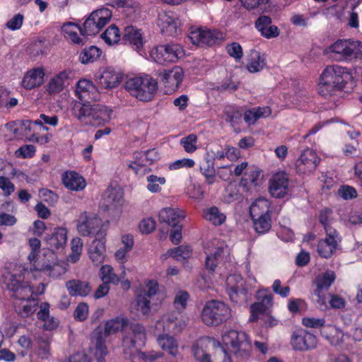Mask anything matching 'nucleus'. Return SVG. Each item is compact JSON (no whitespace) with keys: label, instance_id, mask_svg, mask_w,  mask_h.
<instances>
[{"label":"nucleus","instance_id":"nucleus-1","mask_svg":"<svg viewBox=\"0 0 362 362\" xmlns=\"http://www.w3.org/2000/svg\"><path fill=\"white\" fill-rule=\"evenodd\" d=\"M351 78L352 75L346 68L339 65L327 66L320 75L318 93L330 100L341 93L345 84Z\"/></svg>","mask_w":362,"mask_h":362},{"label":"nucleus","instance_id":"nucleus-2","mask_svg":"<svg viewBox=\"0 0 362 362\" xmlns=\"http://www.w3.org/2000/svg\"><path fill=\"white\" fill-rule=\"evenodd\" d=\"M72 112L84 124L100 126L110 121L112 110L101 104L75 103Z\"/></svg>","mask_w":362,"mask_h":362},{"label":"nucleus","instance_id":"nucleus-3","mask_svg":"<svg viewBox=\"0 0 362 362\" xmlns=\"http://www.w3.org/2000/svg\"><path fill=\"white\" fill-rule=\"evenodd\" d=\"M125 88L131 95L144 102L151 100L158 88V83L153 78L134 77L125 83Z\"/></svg>","mask_w":362,"mask_h":362},{"label":"nucleus","instance_id":"nucleus-4","mask_svg":"<svg viewBox=\"0 0 362 362\" xmlns=\"http://www.w3.org/2000/svg\"><path fill=\"white\" fill-rule=\"evenodd\" d=\"M331 57L337 62H351L362 58V42L339 40L330 47Z\"/></svg>","mask_w":362,"mask_h":362},{"label":"nucleus","instance_id":"nucleus-5","mask_svg":"<svg viewBox=\"0 0 362 362\" xmlns=\"http://www.w3.org/2000/svg\"><path fill=\"white\" fill-rule=\"evenodd\" d=\"M230 316V308L224 303L216 300L207 301L201 313L202 321L207 326H218Z\"/></svg>","mask_w":362,"mask_h":362},{"label":"nucleus","instance_id":"nucleus-6","mask_svg":"<svg viewBox=\"0 0 362 362\" xmlns=\"http://www.w3.org/2000/svg\"><path fill=\"white\" fill-rule=\"evenodd\" d=\"M222 340L237 358L249 356L252 346L246 333L231 329L223 334Z\"/></svg>","mask_w":362,"mask_h":362},{"label":"nucleus","instance_id":"nucleus-7","mask_svg":"<svg viewBox=\"0 0 362 362\" xmlns=\"http://www.w3.org/2000/svg\"><path fill=\"white\" fill-rule=\"evenodd\" d=\"M112 13L107 8H101L93 11L85 21L83 27L79 28L82 35H94L110 21Z\"/></svg>","mask_w":362,"mask_h":362},{"label":"nucleus","instance_id":"nucleus-8","mask_svg":"<svg viewBox=\"0 0 362 362\" xmlns=\"http://www.w3.org/2000/svg\"><path fill=\"white\" fill-rule=\"evenodd\" d=\"M184 55L182 47L176 43L159 45L150 52L151 57L160 64L165 62H175Z\"/></svg>","mask_w":362,"mask_h":362},{"label":"nucleus","instance_id":"nucleus-9","mask_svg":"<svg viewBox=\"0 0 362 362\" xmlns=\"http://www.w3.org/2000/svg\"><path fill=\"white\" fill-rule=\"evenodd\" d=\"M102 221L96 215L83 212L77 220L78 232L83 236L96 235L97 238H104L106 233L101 228Z\"/></svg>","mask_w":362,"mask_h":362},{"label":"nucleus","instance_id":"nucleus-10","mask_svg":"<svg viewBox=\"0 0 362 362\" xmlns=\"http://www.w3.org/2000/svg\"><path fill=\"white\" fill-rule=\"evenodd\" d=\"M257 302L250 306V322H255L260 315H268L273 305V296L267 289H261L257 293Z\"/></svg>","mask_w":362,"mask_h":362},{"label":"nucleus","instance_id":"nucleus-11","mask_svg":"<svg viewBox=\"0 0 362 362\" xmlns=\"http://www.w3.org/2000/svg\"><path fill=\"white\" fill-rule=\"evenodd\" d=\"M320 158L312 149L305 150L296 162V170L299 173H310L315 170L320 163Z\"/></svg>","mask_w":362,"mask_h":362},{"label":"nucleus","instance_id":"nucleus-12","mask_svg":"<svg viewBox=\"0 0 362 362\" xmlns=\"http://www.w3.org/2000/svg\"><path fill=\"white\" fill-rule=\"evenodd\" d=\"M192 42L194 45L200 46H212L217 42L222 40V33L218 30L198 29L192 31L189 36Z\"/></svg>","mask_w":362,"mask_h":362},{"label":"nucleus","instance_id":"nucleus-13","mask_svg":"<svg viewBox=\"0 0 362 362\" xmlns=\"http://www.w3.org/2000/svg\"><path fill=\"white\" fill-rule=\"evenodd\" d=\"M291 344L293 349L308 351L316 347V337L305 330L294 332L291 336Z\"/></svg>","mask_w":362,"mask_h":362},{"label":"nucleus","instance_id":"nucleus-14","mask_svg":"<svg viewBox=\"0 0 362 362\" xmlns=\"http://www.w3.org/2000/svg\"><path fill=\"white\" fill-rule=\"evenodd\" d=\"M76 93L81 100L79 103H89L96 100L98 98V93L96 87L86 79L78 81L76 88Z\"/></svg>","mask_w":362,"mask_h":362},{"label":"nucleus","instance_id":"nucleus-15","mask_svg":"<svg viewBox=\"0 0 362 362\" xmlns=\"http://www.w3.org/2000/svg\"><path fill=\"white\" fill-rule=\"evenodd\" d=\"M216 341L211 337H202L193 344L192 351L199 362H211L207 351L210 346H215Z\"/></svg>","mask_w":362,"mask_h":362},{"label":"nucleus","instance_id":"nucleus-16","mask_svg":"<svg viewBox=\"0 0 362 362\" xmlns=\"http://www.w3.org/2000/svg\"><path fill=\"white\" fill-rule=\"evenodd\" d=\"M335 277L334 273L332 271H327L316 277L317 288L315 290V294L317 297L316 302L319 305H322L325 304V291H328Z\"/></svg>","mask_w":362,"mask_h":362},{"label":"nucleus","instance_id":"nucleus-17","mask_svg":"<svg viewBox=\"0 0 362 362\" xmlns=\"http://www.w3.org/2000/svg\"><path fill=\"white\" fill-rule=\"evenodd\" d=\"M288 178L286 173L275 174L269 181V192L272 197L281 198L288 192Z\"/></svg>","mask_w":362,"mask_h":362},{"label":"nucleus","instance_id":"nucleus-18","mask_svg":"<svg viewBox=\"0 0 362 362\" xmlns=\"http://www.w3.org/2000/svg\"><path fill=\"white\" fill-rule=\"evenodd\" d=\"M159 77L165 87L174 90L177 89L182 83L183 71L180 67L175 66L172 69L160 72Z\"/></svg>","mask_w":362,"mask_h":362},{"label":"nucleus","instance_id":"nucleus-19","mask_svg":"<svg viewBox=\"0 0 362 362\" xmlns=\"http://www.w3.org/2000/svg\"><path fill=\"white\" fill-rule=\"evenodd\" d=\"M341 240L339 233H335L330 236L327 235L325 239L320 240L318 243L317 252L320 256L323 258L330 257L337 249Z\"/></svg>","mask_w":362,"mask_h":362},{"label":"nucleus","instance_id":"nucleus-20","mask_svg":"<svg viewBox=\"0 0 362 362\" xmlns=\"http://www.w3.org/2000/svg\"><path fill=\"white\" fill-rule=\"evenodd\" d=\"M185 217V213L179 208H164L158 214L159 221L165 223L170 226L180 225V222Z\"/></svg>","mask_w":362,"mask_h":362},{"label":"nucleus","instance_id":"nucleus-21","mask_svg":"<svg viewBox=\"0 0 362 362\" xmlns=\"http://www.w3.org/2000/svg\"><path fill=\"white\" fill-rule=\"evenodd\" d=\"M177 21L171 12H161L158 14V25L163 33L173 35L177 32Z\"/></svg>","mask_w":362,"mask_h":362},{"label":"nucleus","instance_id":"nucleus-22","mask_svg":"<svg viewBox=\"0 0 362 362\" xmlns=\"http://www.w3.org/2000/svg\"><path fill=\"white\" fill-rule=\"evenodd\" d=\"M66 288L71 296L85 297L91 292L89 282L80 279H71L66 282Z\"/></svg>","mask_w":362,"mask_h":362},{"label":"nucleus","instance_id":"nucleus-23","mask_svg":"<svg viewBox=\"0 0 362 362\" xmlns=\"http://www.w3.org/2000/svg\"><path fill=\"white\" fill-rule=\"evenodd\" d=\"M105 246L103 238H96L89 247L88 254L92 262L98 266L104 262Z\"/></svg>","mask_w":362,"mask_h":362},{"label":"nucleus","instance_id":"nucleus-24","mask_svg":"<svg viewBox=\"0 0 362 362\" xmlns=\"http://www.w3.org/2000/svg\"><path fill=\"white\" fill-rule=\"evenodd\" d=\"M45 71L42 68H36L28 71L22 81L23 86L28 90L40 86L43 83Z\"/></svg>","mask_w":362,"mask_h":362},{"label":"nucleus","instance_id":"nucleus-25","mask_svg":"<svg viewBox=\"0 0 362 362\" xmlns=\"http://www.w3.org/2000/svg\"><path fill=\"white\" fill-rule=\"evenodd\" d=\"M122 40L124 43L132 45L134 49L139 51L143 47V37L141 30L132 25L125 27Z\"/></svg>","mask_w":362,"mask_h":362},{"label":"nucleus","instance_id":"nucleus-26","mask_svg":"<svg viewBox=\"0 0 362 362\" xmlns=\"http://www.w3.org/2000/svg\"><path fill=\"white\" fill-rule=\"evenodd\" d=\"M122 75L116 71L113 68L106 69L99 76V83L105 88H113L119 83Z\"/></svg>","mask_w":362,"mask_h":362},{"label":"nucleus","instance_id":"nucleus-27","mask_svg":"<svg viewBox=\"0 0 362 362\" xmlns=\"http://www.w3.org/2000/svg\"><path fill=\"white\" fill-rule=\"evenodd\" d=\"M93 339L95 341V355L98 362H103L107 354V348L105 344V338L103 337V329L98 327L93 332Z\"/></svg>","mask_w":362,"mask_h":362},{"label":"nucleus","instance_id":"nucleus-28","mask_svg":"<svg viewBox=\"0 0 362 362\" xmlns=\"http://www.w3.org/2000/svg\"><path fill=\"white\" fill-rule=\"evenodd\" d=\"M46 241L52 249L64 248L67 241L66 229L62 227L54 228L52 235L46 238Z\"/></svg>","mask_w":362,"mask_h":362},{"label":"nucleus","instance_id":"nucleus-29","mask_svg":"<svg viewBox=\"0 0 362 362\" xmlns=\"http://www.w3.org/2000/svg\"><path fill=\"white\" fill-rule=\"evenodd\" d=\"M64 186L71 190L79 191L86 187L84 179L75 172H66L62 175Z\"/></svg>","mask_w":362,"mask_h":362},{"label":"nucleus","instance_id":"nucleus-30","mask_svg":"<svg viewBox=\"0 0 362 362\" xmlns=\"http://www.w3.org/2000/svg\"><path fill=\"white\" fill-rule=\"evenodd\" d=\"M69 77V72L63 71L51 78L47 85V91L48 93L54 95L62 91L64 88L65 83Z\"/></svg>","mask_w":362,"mask_h":362},{"label":"nucleus","instance_id":"nucleus-31","mask_svg":"<svg viewBox=\"0 0 362 362\" xmlns=\"http://www.w3.org/2000/svg\"><path fill=\"white\" fill-rule=\"evenodd\" d=\"M247 69L250 73L259 72L266 66L265 58L255 49H251L250 51L247 55Z\"/></svg>","mask_w":362,"mask_h":362},{"label":"nucleus","instance_id":"nucleus-32","mask_svg":"<svg viewBox=\"0 0 362 362\" xmlns=\"http://www.w3.org/2000/svg\"><path fill=\"white\" fill-rule=\"evenodd\" d=\"M269 202L264 198L257 199L250 206V214L252 218H259L269 215Z\"/></svg>","mask_w":362,"mask_h":362},{"label":"nucleus","instance_id":"nucleus-33","mask_svg":"<svg viewBox=\"0 0 362 362\" xmlns=\"http://www.w3.org/2000/svg\"><path fill=\"white\" fill-rule=\"evenodd\" d=\"M6 284L9 290L16 293V296L18 298L25 299L24 297H21L23 292L33 293L30 287L22 286L20 281L16 279V276L13 274H8L6 277Z\"/></svg>","mask_w":362,"mask_h":362},{"label":"nucleus","instance_id":"nucleus-34","mask_svg":"<svg viewBox=\"0 0 362 362\" xmlns=\"http://www.w3.org/2000/svg\"><path fill=\"white\" fill-rule=\"evenodd\" d=\"M157 341L163 350L168 352L173 356L177 355L178 345L173 337L169 335H160Z\"/></svg>","mask_w":362,"mask_h":362},{"label":"nucleus","instance_id":"nucleus-35","mask_svg":"<svg viewBox=\"0 0 362 362\" xmlns=\"http://www.w3.org/2000/svg\"><path fill=\"white\" fill-rule=\"evenodd\" d=\"M102 54V51L96 46L92 45L84 48L80 54V61L82 64L91 63L95 61Z\"/></svg>","mask_w":362,"mask_h":362},{"label":"nucleus","instance_id":"nucleus-36","mask_svg":"<svg viewBox=\"0 0 362 362\" xmlns=\"http://www.w3.org/2000/svg\"><path fill=\"white\" fill-rule=\"evenodd\" d=\"M200 170L206 178V181L209 185L215 182L216 171L214 168V162L213 159H205L200 165Z\"/></svg>","mask_w":362,"mask_h":362},{"label":"nucleus","instance_id":"nucleus-37","mask_svg":"<svg viewBox=\"0 0 362 362\" xmlns=\"http://www.w3.org/2000/svg\"><path fill=\"white\" fill-rule=\"evenodd\" d=\"M331 210L325 209V211H322L320 212L319 216L320 222L324 226L326 235L329 236L335 233H339L332 226L333 219L331 217Z\"/></svg>","mask_w":362,"mask_h":362},{"label":"nucleus","instance_id":"nucleus-38","mask_svg":"<svg viewBox=\"0 0 362 362\" xmlns=\"http://www.w3.org/2000/svg\"><path fill=\"white\" fill-rule=\"evenodd\" d=\"M204 217L206 220L212 222L216 226H220L226 220V216L221 213L216 206H212L204 211Z\"/></svg>","mask_w":362,"mask_h":362},{"label":"nucleus","instance_id":"nucleus-39","mask_svg":"<svg viewBox=\"0 0 362 362\" xmlns=\"http://www.w3.org/2000/svg\"><path fill=\"white\" fill-rule=\"evenodd\" d=\"M126 324V321L124 319L115 318L109 320L106 322L103 331L104 338H107L109 335L113 334L120 329H122Z\"/></svg>","mask_w":362,"mask_h":362},{"label":"nucleus","instance_id":"nucleus-40","mask_svg":"<svg viewBox=\"0 0 362 362\" xmlns=\"http://www.w3.org/2000/svg\"><path fill=\"white\" fill-rule=\"evenodd\" d=\"M38 307V301L37 299L28 298L26 303L21 307L20 306L17 313L21 317H28L34 314Z\"/></svg>","mask_w":362,"mask_h":362},{"label":"nucleus","instance_id":"nucleus-41","mask_svg":"<svg viewBox=\"0 0 362 362\" xmlns=\"http://www.w3.org/2000/svg\"><path fill=\"white\" fill-rule=\"evenodd\" d=\"M100 278L103 282L109 284H117L120 281L119 277L114 273L113 268L110 265H103L100 268Z\"/></svg>","mask_w":362,"mask_h":362},{"label":"nucleus","instance_id":"nucleus-42","mask_svg":"<svg viewBox=\"0 0 362 362\" xmlns=\"http://www.w3.org/2000/svg\"><path fill=\"white\" fill-rule=\"evenodd\" d=\"M40 271L47 273L49 276L53 278H57L66 272V268L62 264H43L40 269Z\"/></svg>","mask_w":362,"mask_h":362},{"label":"nucleus","instance_id":"nucleus-43","mask_svg":"<svg viewBox=\"0 0 362 362\" xmlns=\"http://www.w3.org/2000/svg\"><path fill=\"white\" fill-rule=\"evenodd\" d=\"M134 162L129 164V167L132 168L136 174H139L140 168H144V173L146 170V166L148 165L146 161V155L144 151L135 152L134 154Z\"/></svg>","mask_w":362,"mask_h":362},{"label":"nucleus","instance_id":"nucleus-44","mask_svg":"<svg viewBox=\"0 0 362 362\" xmlns=\"http://www.w3.org/2000/svg\"><path fill=\"white\" fill-rule=\"evenodd\" d=\"M252 219L253 221L255 231L259 234H263L271 228L272 220L270 215L262 216L259 218Z\"/></svg>","mask_w":362,"mask_h":362},{"label":"nucleus","instance_id":"nucleus-45","mask_svg":"<svg viewBox=\"0 0 362 362\" xmlns=\"http://www.w3.org/2000/svg\"><path fill=\"white\" fill-rule=\"evenodd\" d=\"M102 38L108 45H112L119 42L120 38L119 28L112 25L109 26L101 35Z\"/></svg>","mask_w":362,"mask_h":362},{"label":"nucleus","instance_id":"nucleus-46","mask_svg":"<svg viewBox=\"0 0 362 362\" xmlns=\"http://www.w3.org/2000/svg\"><path fill=\"white\" fill-rule=\"evenodd\" d=\"M197 136L190 134L180 139V145L187 153H192L197 149Z\"/></svg>","mask_w":362,"mask_h":362},{"label":"nucleus","instance_id":"nucleus-47","mask_svg":"<svg viewBox=\"0 0 362 362\" xmlns=\"http://www.w3.org/2000/svg\"><path fill=\"white\" fill-rule=\"evenodd\" d=\"M71 245V254L69 255L68 259L72 263H76L79 259L82 252V240L79 238H75L72 239Z\"/></svg>","mask_w":362,"mask_h":362},{"label":"nucleus","instance_id":"nucleus-48","mask_svg":"<svg viewBox=\"0 0 362 362\" xmlns=\"http://www.w3.org/2000/svg\"><path fill=\"white\" fill-rule=\"evenodd\" d=\"M132 334L130 336L138 341V346H143L146 339V332L144 327L139 323L131 325Z\"/></svg>","mask_w":362,"mask_h":362},{"label":"nucleus","instance_id":"nucleus-49","mask_svg":"<svg viewBox=\"0 0 362 362\" xmlns=\"http://www.w3.org/2000/svg\"><path fill=\"white\" fill-rule=\"evenodd\" d=\"M122 347L125 357H130L134 350H136L139 346H138V341L133 339L132 336L127 335L123 338Z\"/></svg>","mask_w":362,"mask_h":362},{"label":"nucleus","instance_id":"nucleus-50","mask_svg":"<svg viewBox=\"0 0 362 362\" xmlns=\"http://www.w3.org/2000/svg\"><path fill=\"white\" fill-rule=\"evenodd\" d=\"M38 356L42 358H47L50 355V340L47 337L37 338Z\"/></svg>","mask_w":362,"mask_h":362},{"label":"nucleus","instance_id":"nucleus-51","mask_svg":"<svg viewBox=\"0 0 362 362\" xmlns=\"http://www.w3.org/2000/svg\"><path fill=\"white\" fill-rule=\"evenodd\" d=\"M170 256L178 259L179 257L187 259L190 257L192 250L189 246L181 245L177 247L170 249L168 252Z\"/></svg>","mask_w":362,"mask_h":362},{"label":"nucleus","instance_id":"nucleus-52","mask_svg":"<svg viewBox=\"0 0 362 362\" xmlns=\"http://www.w3.org/2000/svg\"><path fill=\"white\" fill-rule=\"evenodd\" d=\"M136 310L142 315H148L151 311L150 299L146 296L139 294L136 297Z\"/></svg>","mask_w":362,"mask_h":362},{"label":"nucleus","instance_id":"nucleus-53","mask_svg":"<svg viewBox=\"0 0 362 362\" xmlns=\"http://www.w3.org/2000/svg\"><path fill=\"white\" fill-rule=\"evenodd\" d=\"M148 185V189L151 192H157L160 190L159 185H164L165 180L163 177H157L156 175H150L147 177Z\"/></svg>","mask_w":362,"mask_h":362},{"label":"nucleus","instance_id":"nucleus-54","mask_svg":"<svg viewBox=\"0 0 362 362\" xmlns=\"http://www.w3.org/2000/svg\"><path fill=\"white\" fill-rule=\"evenodd\" d=\"M224 113L226 116V120L230 123H238L241 119V112L233 107H226Z\"/></svg>","mask_w":362,"mask_h":362},{"label":"nucleus","instance_id":"nucleus-55","mask_svg":"<svg viewBox=\"0 0 362 362\" xmlns=\"http://www.w3.org/2000/svg\"><path fill=\"white\" fill-rule=\"evenodd\" d=\"M189 293L187 291H179L174 299V305L177 310H183L185 308L187 301L189 299Z\"/></svg>","mask_w":362,"mask_h":362},{"label":"nucleus","instance_id":"nucleus-56","mask_svg":"<svg viewBox=\"0 0 362 362\" xmlns=\"http://www.w3.org/2000/svg\"><path fill=\"white\" fill-rule=\"evenodd\" d=\"M245 175L249 177V181L255 186H257L260 184L263 177L262 170L254 168L247 169Z\"/></svg>","mask_w":362,"mask_h":362},{"label":"nucleus","instance_id":"nucleus-57","mask_svg":"<svg viewBox=\"0 0 362 362\" xmlns=\"http://www.w3.org/2000/svg\"><path fill=\"white\" fill-rule=\"evenodd\" d=\"M32 122L30 120L18 121V139H22L24 136H27L31 132Z\"/></svg>","mask_w":362,"mask_h":362},{"label":"nucleus","instance_id":"nucleus-58","mask_svg":"<svg viewBox=\"0 0 362 362\" xmlns=\"http://www.w3.org/2000/svg\"><path fill=\"white\" fill-rule=\"evenodd\" d=\"M228 54L233 57L236 61L243 57V49L238 42H232L226 47Z\"/></svg>","mask_w":362,"mask_h":362},{"label":"nucleus","instance_id":"nucleus-59","mask_svg":"<svg viewBox=\"0 0 362 362\" xmlns=\"http://www.w3.org/2000/svg\"><path fill=\"white\" fill-rule=\"evenodd\" d=\"M156 221L152 218L144 219L139 225L140 231L144 234H149L156 228Z\"/></svg>","mask_w":362,"mask_h":362},{"label":"nucleus","instance_id":"nucleus-60","mask_svg":"<svg viewBox=\"0 0 362 362\" xmlns=\"http://www.w3.org/2000/svg\"><path fill=\"white\" fill-rule=\"evenodd\" d=\"M88 314V306L86 303H79L74 313V318L78 321L85 320Z\"/></svg>","mask_w":362,"mask_h":362},{"label":"nucleus","instance_id":"nucleus-61","mask_svg":"<svg viewBox=\"0 0 362 362\" xmlns=\"http://www.w3.org/2000/svg\"><path fill=\"white\" fill-rule=\"evenodd\" d=\"M35 152V147L33 145H23L16 151L15 155L18 158H31Z\"/></svg>","mask_w":362,"mask_h":362},{"label":"nucleus","instance_id":"nucleus-62","mask_svg":"<svg viewBox=\"0 0 362 362\" xmlns=\"http://www.w3.org/2000/svg\"><path fill=\"white\" fill-rule=\"evenodd\" d=\"M195 163L192 159L190 158H182L177 160L169 165L170 170H177L182 168H190L194 165Z\"/></svg>","mask_w":362,"mask_h":362},{"label":"nucleus","instance_id":"nucleus-63","mask_svg":"<svg viewBox=\"0 0 362 362\" xmlns=\"http://www.w3.org/2000/svg\"><path fill=\"white\" fill-rule=\"evenodd\" d=\"M302 323L307 327L320 328L325 325V320L314 317H304L302 320Z\"/></svg>","mask_w":362,"mask_h":362},{"label":"nucleus","instance_id":"nucleus-64","mask_svg":"<svg viewBox=\"0 0 362 362\" xmlns=\"http://www.w3.org/2000/svg\"><path fill=\"white\" fill-rule=\"evenodd\" d=\"M160 356V354H157L155 351H149V352L139 351L138 352L139 359L141 362H153Z\"/></svg>","mask_w":362,"mask_h":362}]
</instances>
